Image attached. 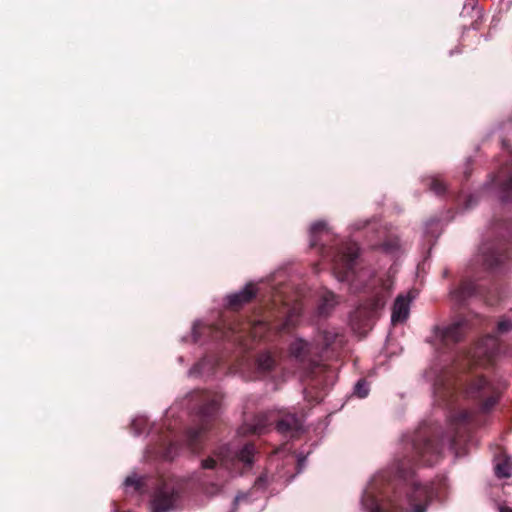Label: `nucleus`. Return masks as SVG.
<instances>
[{
  "instance_id": "f257e3e1",
  "label": "nucleus",
  "mask_w": 512,
  "mask_h": 512,
  "mask_svg": "<svg viewBox=\"0 0 512 512\" xmlns=\"http://www.w3.org/2000/svg\"><path fill=\"white\" fill-rule=\"evenodd\" d=\"M510 331H512V320L506 317L501 318L497 324L496 335H485L467 352L466 360L469 369L493 366L501 354V344L498 336ZM434 394L437 400L447 407L456 401L458 395H462L477 404L483 412H486L498 403L501 387L500 383L474 371L459 376L445 373L435 380Z\"/></svg>"
},
{
  "instance_id": "f03ea898",
  "label": "nucleus",
  "mask_w": 512,
  "mask_h": 512,
  "mask_svg": "<svg viewBox=\"0 0 512 512\" xmlns=\"http://www.w3.org/2000/svg\"><path fill=\"white\" fill-rule=\"evenodd\" d=\"M411 456H404L395 463V476L404 482L405 500L412 512H425L435 495L432 484H421L414 479L417 463L433 465L441 452L440 440L430 429L421 427L410 444Z\"/></svg>"
},
{
  "instance_id": "7ed1b4c3",
  "label": "nucleus",
  "mask_w": 512,
  "mask_h": 512,
  "mask_svg": "<svg viewBox=\"0 0 512 512\" xmlns=\"http://www.w3.org/2000/svg\"><path fill=\"white\" fill-rule=\"evenodd\" d=\"M480 251L483 264L490 270H496L512 260V223L495 218Z\"/></svg>"
},
{
  "instance_id": "20e7f679",
  "label": "nucleus",
  "mask_w": 512,
  "mask_h": 512,
  "mask_svg": "<svg viewBox=\"0 0 512 512\" xmlns=\"http://www.w3.org/2000/svg\"><path fill=\"white\" fill-rule=\"evenodd\" d=\"M222 401V395L219 393L207 392L203 397V404L199 408V423L196 427H190L185 434V441L190 450L198 453L203 448V442L208 431H210L217 422V413Z\"/></svg>"
},
{
  "instance_id": "39448f33",
  "label": "nucleus",
  "mask_w": 512,
  "mask_h": 512,
  "mask_svg": "<svg viewBox=\"0 0 512 512\" xmlns=\"http://www.w3.org/2000/svg\"><path fill=\"white\" fill-rule=\"evenodd\" d=\"M255 454L256 447L250 442L244 444L239 450H232L229 446L224 445L215 452L216 459L208 457L202 461L201 465L204 469H214L219 462L228 470L243 473L252 468Z\"/></svg>"
},
{
  "instance_id": "423d86ee",
  "label": "nucleus",
  "mask_w": 512,
  "mask_h": 512,
  "mask_svg": "<svg viewBox=\"0 0 512 512\" xmlns=\"http://www.w3.org/2000/svg\"><path fill=\"white\" fill-rule=\"evenodd\" d=\"M289 353L293 360L313 376L325 374L326 378H330V374L334 373L329 365L323 363L319 347L304 339L297 338L291 342Z\"/></svg>"
},
{
  "instance_id": "0eeeda50",
  "label": "nucleus",
  "mask_w": 512,
  "mask_h": 512,
  "mask_svg": "<svg viewBox=\"0 0 512 512\" xmlns=\"http://www.w3.org/2000/svg\"><path fill=\"white\" fill-rule=\"evenodd\" d=\"M382 481L373 479L362 496V506L367 512H400L404 509L400 503V492L393 491L389 496L387 491L381 488Z\"/></svg>"
},
{
  "instance_id": "6e6552de",
  "label": "nucleus",
  "mask_w": 512,
  "mask_h": 512,
  "mask_svg": "<svg viewBox=\"0 0 512 512\" xmlns=\"http://www.w3.org/2000/svg\"><path fill=\"white\" fill-rule=\"evenodd\" d=\"M359 256L357 243L349 241L342 243L333 256V273L341 282L354 281L356 263Z\"/></svg>"
},
{
  "instance_id": "1a4fd4ad",
  "label": "nucleus",
  "mask_w": 512,
  "mask_h": 512,
  "mask_svg": "<svg viewBox=\"0 0 512 512\" xmlns=\"http://www.w3.org/2000/svg\"><path fill=\"white\" fill-rule=\"evenodd\" d=\"M375 282L378 285L377 290L369 298L364 307L368 309V316H373L384 308L394 283L393 279L389 275L378 278Z\"/></svg>"
},
{
  "instance_id": "9d476101",
  "label": "nucleus",
  "mask_w": 512,
  "mask_h": 512,
  "mask_svg": "<svg viewBox=\"0 0 512 512\" xmlns=\"http://www.w3.org/2000/svg\"><path fill=\"white\" fill-rule=\"evenodd\" d=\"M321 338L322 348L319 350L322 360L338 357L345 345L344 335L334 330H325Z\"/></svg>"
},
{
  "instance_id": "9b49d317",
  "label": "nucleus",
  "mask_w": 512,
  "mask_h": 512,
  "mask_svg": "<svg viewBox=\"0 0 512 512\" xmlns=\"http://www.w3.org/2000/svg\"><path fill=\"white\" fill-rule=\"evenodd\" d=\"M466 331L467 323L465 321H457L443 328L437 327L435 336L445 347H450L460 342L464 338Z\"/></svg>"
},
{
  "instance_id": "f8f14e48",
  "label": "nucleus",
  "mask_w": 512,
  "mask_h": 512,
  "mask_svg": "<svg viewBox=\"0 0 512 512\" xmlns=\"http://www.w3.org/2000/svg\"><path fill=\"white\" fill-rule=\"evenodd\" d=\"M472 413L467 410H460L451 416V429L453 431L452 442L456 444L465 440L470 435Z\"/></svg>"
},
{
  "instance_id": "ddd939ff",
  "label": "nucleus",
  "mask_w": 512,
  "mask_h": 512,
  "mask_svg": "<svg viewBox=\"0 0 512 512\" xmlns=\"http://www.w3.org/2000/svg\"><path fill=\"white\" fill-rule=\"evenodd\" d=\"M176 500L173 488L167 486L159 488L151 500V512H168L173 508Z\"/></svg>"
},
{
  "instance_id": "4468645a",
  "label": "nucleus",
  "mask_w": 512,
  "mask_h": 512,
  "mask_svg": "<svg viewBox=\"0 0 512 512\" xmlns=\"http://www.w3.org/2000/svg\"><path fill=\"white\" fill-rule=\"evenodd\" d=\"M258 289L254 283H248L240 292L228 296V306L238 310L250 303L257 295Z\"/></svg>"
},
{
  "instance_id": "2eb2a0df",
  "label": "nucleus",
  "mask_w": 512,
  "mask_h": 512,
  "mask_svg": "<svg viewBox=\"0 0 512 512\" xmlns=\"http://www.w3.org/2000/svg\"><path fill=\"white\" fill-rule=\"evenodd\" d=\"M272 424L271 414L269 413H258L254 416L251 423H245L241 427V433L243 434H264L268 427Z\"/></svg>"
},
{
  "instance_id": "dca6fc26",
  "label": "nucleus",
  "mask_w": 512,
  "mask_h": 512,
  "mask_svg": "<svg viewBox=\"0 0 512 512\" xmlns=\"http://www.w3.org/2000/svg\"><path fill=\"white\" fill-rule=\"evenodd\" d=\"M302 427L300 419L295 414H287L276 422V429L282 434L294 436Z\"/></svg>"
},
{
  "instance_id": "f3484780",
  "label": "nucleus",
  "mask_w": 512,
  "mask_h": 512,
  "mask_svg": "<svg viewBox=\"0 0 512 512\" xmlns=\"http://www.w3.org/2000/svg\"><path fill=\"white\" fill-rule=\"evenodd\" d=\"M409 302L410 300L402 295H399L393 305L391 321L392 323H402L409 316Z\"/></svg>"
},
{
  "instance_id": "a211bd4d",
  "label": "nucleus",
  "mask_w": 512,
  "mask_h": 512,
  "mask_svg": "<svg viewBox=\"0 0 512 512\" xmlns=\"http://www.w3.org/2000/svg\"><path fill=\"white\" fill-rule=\"evenodd\" d=\"M476 284L471 280H463L459 287L451 292L452 298L459 304L476 294Z\"/></svg>"
},
{
  "instance_id": "6ab92c4d",
  "label": "nucleus",
  "mask_w": 512,
  "mask_h": 512,
  "mask_svg": "<svg viewBox=\"0 0 512 512\" xmlns=\"http://www.w3.org/2000/svg\"><path fill=\"white\" fill-rule=\"evenodd\" d=\"M324 234H328L327 225L323 221H318L312 224L310 228V247L317 248L320 247L321 250L324 249V245L321 242V237Z\"/></svg>"
},
{
  "instance_id": "aec40b11",
  "label": "nucleus",
  "mask_w": 512,
  "mask_h": 512,
  "mask_svg": "<svg viewBox=\"0 0 512 512\" xmlns=\"http://www.w3.org/2000/svg\"><path fill=\"white\" fill-rule=\"evenodd\" d=\"M273 329V326L267 320H257L248 322L245 327L241 328V331H249L253 337H263L264 334Z\"/></svg>"
},
{
  "instance_id": "412c9836",
  "label": "nucleus",
  "mask_w": 512,
  "mask_h": 512,
  "mask_svg": "<svg viewBox=\"0 0 512 512\" xmlns=\"http://www.w3.org/2000/svg\"><path fill=\"white\" fill-rule=\"evenodd\" d=\"M495 474L498 478H509L512 472L511 459L506 455H499L496 458Z\"/></svg>"
},
{
  "instance_id": "4be33fe9",
  "label": "nucleus",
  "mask_w": 512,
  "mask_h": 512,
  "mask_svg": "<svg viewBox=\"0 0 512 512\" xmlns=\"http://www.w3.org/2000/svg\"><path fill=\"white\" fill-rule=\"evenodd\" d=\"M257 365L261 371L269 372L275 366V359L268 353H262L257 358Z\"/></svg>"
},
{
  "instance_id": "5701e85b",
  "label": "nucleus",
  "mask_w": 512,
  "mask_h": 512,
  "mask_svg": "<svg viewBox=\"0 0 512 512\" xmlns=\"http://www.w3.org/2000/svg\"><path fill=\"white\" fill-rule=\"evenodd\" d=\"M335 295L332 293H328L323 297V302L318 307V312L321 316H327L331 309L335 305Z\"/></svg>"
},
{
  "instance_id": "b1692460",
  "label": "nucleus",
  "mask_w": 512,
  "mask_h": 512,
  "mask_svg": "<svg viewBox=\"0 0 512 512\" xmlns=\"http://www.w3.org/2000/svg\"><path fill=\"white\" fill-rule=\"evenodd\" d=\"M354 394L359 398H365L369 394V383L366 379L361 378L354 386Z\"/></svg>"
},
{
  "instance_id": "393cba45",
  "label": "nucleus",
  "mask_w": 512,
  "mask_h": 512,
  "mask_svg": "<svg viewBox=\"0 0 512 512\" xmlns=\"http://www.w3.org/2000/svg\"><path fill=\"white\" fill-rule=\"evenodd\" d=\"M427 185L436 195H442L446 191L445 184L438 178H430Z\"/></svg>"
},
{
  "instance_id": "a878e982",
  "label": "nucleus",
  "mask_w": 512,
  "mask_h": 512,
  "mask_svg": "<svg viewBox=\"0 0 512 512\" xmlns=\"http://www.w3.org/2000/svg\"><path fill=\"white\" fill-rule=\"evenodd\" d=\"M126 487H133L135 491H139L142 488V482L135 476H128L124 482Z\"/></svg>"
},
{
  "instance_id": "bb28decb",
  "label": "nucleus",
  "mask_w": 512,
  "mask_h": 512,
  "mask_svg": "<svg viewBox=\"0 0 512 512\" xmlns=\"http://www.w3.org/2000/svg\"><path fill=\"white\" fill-rule=\"evenodd\" d=\"M269 479L268 475L266 473H262L257 479L255 480L254 487L256 489H265L268 485Z\"/></svg>"
},
{
  "instance_id": "cd10ccee",
  "label": "nucleus",
  "mask_w": 512,
  "mask_h": 512,
  "mask_svg": "<svg viewBox=\"0 0 512 512\" xmlns=\"http://www.w3.org/2000/svg\"><path fill=\"white\" fill-rule=\"evenodd\" d=\"M143 424H144V421H142V420H134V421L132 422V425H131V426H132V429H134V430H135V434H136V435H139V434L142 432V430H141V426H142Z\"/></svg>"
},
{
  "instance_id": "c85d7f7f",
  "label": "nucleus",
  "mask_w": 512,
  "mask_h": 512,
  "mask_svg": "<svg viewBox=\"0 0 512 512\" xmlns=\"http://www.w3.org/2000/svg\"><path fill=\"white\" fill-rule=\"evenodd\" d=\"M175 449H176V448H175V444L171 442V443L169 444L168 448H167V451H166L165 455H164L165 459H169V460H171V459L173 458V456H172V452H173Z\"/></svg>"
},
{
  "instance_id": "c756f323",
  "label": "nucleus",
  "mask_w": 512,
  "mask_h": 512,
  "mask_svg": "<svg viewBox=\"0 0 512 512\" xmlns=\"http://www.w3.org/2000/svg\"><path fill=\"white\" fill-rule=\"evenodd\" d=\"M499 512H512V509L507 506H500Z\"/></svg>"
},
{
  "instance_id": "7c9ffc66",
  "label": "nucleus",
  "mask_w": 512,
  "mask_h": 512,
  "mask_svg": "<svg viewBox=\"0 0 512 512\" xmlns=\"http://www.w3.org/2000/svg\"><path fill=\"white\" fill-rule=\"evenodd\" d=\"M397 245L396 244H390V243H386L385 244V249L386 250H392L394 247H396Z\"/></svg>"
},
{
  "instance_id": "2f4dec72",
  "label": "nucleus",
  "mask_w": 512,
  "mask_h": 512,
  "mask_svg": "<svg viewBox=\"0 0 512 512\" xmlns=\"http://www.w3.org/2000/svg\"><path fill=\"white\" fill-rule=\"evenodd\" d=\"M238 499H239L238 497H236V498L234 499V504H235V505L237 504Z\"/></svg>"
},
{
  "instance_id": "473e14b6",
  "label": "nucleus",
  "mask_w": 512,
  "mask_h": 512,
  "mask_svg": "<svg viewBox=\"0 0 512 512\" xmlns=\"http://www.w3.org/2000/svg\"><path fill=\"white\" fill-rule=\"evenodd\" d=\"M286 329V323L283 324V327L281 328V330H285Z\"/></svg>"
}]
</instances>
